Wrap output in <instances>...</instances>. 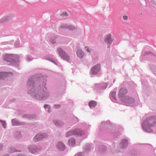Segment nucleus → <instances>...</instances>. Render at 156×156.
<instances>
[{
    "instance_id": "19",
    "label": "nucleus",
    "mask_w": 156,
    "mask_h": 156,
    "mask_svg": "<svg viewBox=\"0 0 156 156\" xmlns=\"http://www.w3.org/2000/svg\"><path fill=\"white\" fill-rule=\"evenodd\" d=\"M128 144V141L126 139L123 140L119 144V147L123 149L126 147Z\"/></svg>"
},
{
    "instance_id": "25",
    "label": "nucleus",
    "mask_w": 156,
    "mask_h": 156,
    "mask_svg": "<svg viewBox=\"0 0 156 156\" xmlns=\"http://www.w3.org/2000/svg\"><path fill=\"white\" fill-rule=\"evenodd\" d=\"M97 104V102L94 101H91L89 102L88 105L90 108L95 107Z\"/></svg>"
},
{
    "instance_id": "4",
    "label": "nucleus",
    "mask_w": 156,
    "mask_h": 156,
    "mask_svg": "<svg viewBox=\"0 0 156 156\" xmlns=\"http://www.w3.org/2000/svg\"><path fill=\"white\" fill-rule=\"evenodd\" d=\"M3 58L4 60L10 63V65H16L19 61V56L15 55L6 54Z\"/></svg>"
},
{
    "instance_id": "35",
    "label": "nucleus",
    "mask_w": 156,
    "mask_h": 156,
    "mask_svg": "<svg viewBox=\"0 0 156 156\" xmlns=\"http://www.w3.org/2000/svg\"><path fill=\"white\" fill-rule=\"evenodd\" d=\"M20 44V41L19 39H17V40L16 41V42L15 43V45L16 47H19V46Z\"/></svg>"
},
{
    "instance_id": "40",
    "label": "nucleus",
    "mask_w": 156,
    "mask_h": 156,
    "mask_svg": "<svg viewBox=\"0 0 156 156\" xmlns=\"http://www.w3.org/2000/svg\"><path fill=\"white\" fill-rule=\"evenodd\" d=\"M77 156H85L83 153L82 152H80L78 153Z\"/></svg>"
},
{
    "instance_id": "8",
    "label": "nucleus",
    "mask_w": 156,
    "mask_h": 156,
    "mask_svg": "<svg viewBox=\"0 0 156 156\" xmlns=\"http://www.w3.org/2000/svg\"><path fill=\"white\" fill-rule=\"evenodd\" d=\"M121 101L127 106H133L135 105L134 99L128 96H126L125 99H122Z\"/></svg>"
},
{
    "instance_id": "17",
    "label": "nucleus",
    "mask_w": 156,
    "mask_h": 156,
    "mask_svg": "<svg viewBox=\"0 0 156 156\" xmlns=\"http://www.w3.org/2000/svg\"><path fill=\"white\" fill-rule=\"evenodd\" d=\"M94 147V146L93 144H87L84 147L83 151L84 152L87 153L93 149Z\"/></svg>"
},
{
    "instance_id": "22",
    "label": "nucleus",
    "mask_w": 156,
    "mask_h": 156,
    "mask_svg": "<svg viewBox=\"0 0 156 156\" xmlns=\"http://www.w3.org/2000/svg\"><path fill=\"white\" fill-rule=\"evenodd\" d=\"M53 122L54 124L58 127L62 126L64 125L63 122L61 121L54 120H53Z\"/></svg>"
},
{
    "instance_id": "43",
    "label": "nucleus",
    "mask_w": 156,
    "mask_h": 156,
    "mask_svg": "<svg viewBox=\"0 0 156 156\" xmlns=\"http://www.w3.org/2000/svg\"><path fill=\"white\" fill-rule=\"evenodd\" d=\"M3 149V145L2 144L0 143V151H2Z\"/></svg>"
},
{
    "instance_id": "46",
    "label": "nucleus",
    "mask_w": 156,
    "mask_h": 156,
    "mask_svg": "<svg viewBox=\"0 0 156 156\" xmlns=\"http://www.w3.org/2000/svg\"><path fill=\"white\" fill-rule=\"evenodd\" d=\"M75 123L77 122H78V118L77 117H75Z\"/></svg>"
},
{
    "instance_id": "27",
    "label": "nucleus",
    "mask_w": 156,
    "mask_h": 156,
    "mask_svg": "<svg viewBox=\"0 0 156 156\" xmlns=\"http://www.w3.org/2000/svg\"><path fill=\"white\" fill-rule=\"evenodd\" d=\"M15 137L17 138L20 139L22 137V135L20 131H16L14 133Z\"/></svg>"
},
{
    "instance_id": "45",
    "label": "nucleus",
    "mask_w": 156,
    "mask_h": 156,
    "mask_svg": "<svg viewBox=\"0 0 156 156\" xmlns=\"http://www.w3.org/2000/svg\"><path fill=\"white\" fill-rule=\"evenodd\" d=\"M46 111H47V112L49 113H50L51 112L50 106H49V108H47V110Z\"/></svg>"
},
{
    "instance_id": "32",
    "label": "nucleus",
    "mask_w": 156,
    "mask_h": 156,
    "mask_svg": "<svg viewBox=\"0 0 156 156\" xmlns=\"http://www.w3.org/2000/svg\"><path fill=\"white\" fill-rule=\"evenodd\" d=\"M57 37V35H55L53 37H51L50 39V41L52 44H54L56 42L55 39Z\"/></svg>"
},
{
    "instance_id": "16",
    "label": "nucleus",
    "mask_w": 156,
    "mask_h": 156,
    "mask_svg": "<svg viewBox=\"0 0 156 156\" xmlns=\"http://www.w3.org/2000/svg\"><path fill=\"white\" fill-rule=\"evenodd\" d=\"M12 125V126H18L21 125H24L26 124L25 122H21L16 119H13L11 120Z\"/></svg>"
},
{
    "instance_id": "12",
    "label": "nucleus",
    "mask_w": 156,
    "mask_h": 156,
    "mask_svg": "<svg viewBox=\"0 0 156 156\" xmlns=\"http://www.w3.org/2000/svg\"><path fill=\"white\" fill-rule=\"evenodd\" d=\"M107 86V85L106 83L96 84L94 88L95 90H97L100 91L105 89Z\"/></svg>"
},
{
    "instance_id": "38",
    "label": "nucleus",
    "mask_w": 156,
    "mask_h": 156,
    "mask_svg": "<svg viewBox=\"0 0 156 156\" xmlns=\"http://www.w3.org/2000/svg\"><path fill=\"white\" fill-rule=\"evenodd\" d=\"M61 105H54V107L55 108H58L60 107Z\"/></svg>"
},
{
    "instance_id": "23",
    "label": "nucleus",
    "mask_w": 156,
    "mask_h": 156,
    "mask_svg": "<svg viewBox=\"0 0 156 156\" xmlns=\"http://www.w3.org/2000/svg\"><path fill=\"white\" fill-rule=\"evenodd\" d=\"M116 92L114 91L112 92L109 94V96L113 102H115L116 101V97L115 96Z\"/></svg>"
},
{
    "instance_id": "31",
    "label": "nucleus",
    "mask_w": 156,
    "mask_h": 156,
    "mask_svg": "<svg viewBox=\"0 0 156 156\" xmlns=\"http://www.w3.org/2000/svg\"><path fill=\"white\" fill-rule=\"evenodd\" d=\"M6 73L5 72H0V79H4L6 76Z\"/></svg>"
},
{
    "instance_id": "28",
    "label": "nucleus",
    "mask_w": 156,
    "mask_h": 156,
    "mask_svg": "<svg viewBox=\"0 0 156 156\" xmlns=\"http://www.w3.org/2000/svg\"><path fill=\"white\" fill-rule=\"evenodd\" d=\"M26 60L28 62L32 61L33 59V58L32 56L30 55H27L25 57Z\"/></svg>"
},
{
    "instance_id": "29",
    "label": "nucleus",
    "mask_w": 156,
    "mask_h": 156,
    "mask_svg": "<svg viewBox=\"0 0 156 156\" xmlns=\"http://www.w3.org/2000/svg\"><path fill=\"white\" fill-rule=\"evenodd\" d=\"M68 143L70 146H73L75 144V140L74 138H71L68 141Z\"/></svg>"
},
{
    "instance_id": "26",
    "label": "nucleus",
    "mask_w": 156,
    "mask_h": 156,
    "mask_svg": "<svg viewBox=\"0 0 156 156\" xmlns=\"http://www.w3.org/2000/svg\"><path fill=\"white\" fill-rule=\"evenodd\" d=\"M99 149L98 150L99 151L103 152L106 150V147L104 145L101 144L99 146Z\"/></svg>"
},
{
    "instance_id": "1",
    "label": "nucleus",
    "mask_w": 156,
    "mask_h": 156,
    "mask_svg": "<svg viewBox=\"0 0 156 156\" xmlns=\"http://www.w3.org/2000/svg\"><path fill=\"white\" fill-rule=\"evenodd\" d=\"M47 80L37 75L33 76L27 82L28 93L33 98L39 100L46 99L50 96V92L45 87Z\"/></svg>"
},
{
    "instance_id": "10",
    "label": "nucleus",
    "mask_w": 156,
    "mask_h": 156,
    "mask_svg": "<svg viewBox=\"0 0 156 156\" xmlns=\"http://www.w3.org/2000/svg\"><path fill=\"white\" fill-rule=\"evenodd\" d=\"M101 69V66L100 64H97L93 66L90 69V73L91 75L98 74Z\"/></svg>"
},
{
    "instance_id": "42",
    "label": "nucleus",
    "mask_w": 156,
    "mask_h": 156,
    "mask_svg": "<svg viewBox=\"0 0 156 156\" xmlns=\"http://www.w3.org/2000/svg\"><path fill=\"white\" fill-rule=\"evenodd\" d=\"M123 18L124 20H126L128 19V16H124L123 17Z\"/></svg>"
},
{
    "instance_id": "2",
    "label": "nucleus",
    "mask_w": 156,
    "mask_h": 156,
    "mask_svg": "<svg viewBox=\"0 0 156 156\" xmlns=\"http://www.w3.org/2000/svg\"><path fill=\"white\" fill-rule=\"evenodd\" d=\"M156 126V116H151L144 120L142 124V128L145 132L152 131L151 127Z\"/></svg>"
},
{
    "instance_id": "34",
    "label": "nucleus",
    "mask_w": 156,
    "mask_h": 156,
    "mask_svg": "<svg viewBox=\"0 0 156 156\" xmlns=\"http://www.w3.org/2000/svg\"><path fill=\"white\" fill-rule=\"evenodd\" d=\"M13 41H5L2 42L1 44L2 45H5L9 44H12L13 43Z\"/></svg>"
},
{
    "instance_id": "24",
    "label": "nucleus",
    "mask_w": 156,
    "mask_h": 156,
    "mask_svg": "<svg viewBox=\"0 0 156 156\" xmlns=\"http://www.w3.org/2000/svg\"><path fill=\"white\" fill-rule=\"evenodd\" d=\"M76 55L79 58H81L83 57L84 53L81 49H79L77 50Z\"/></svg>"
},
{
    "instance_id": "44",
    "label": "nucleus",
    "mask_w": 156,
    "mask_h": 156,
    "mask_svg": "<svg viewBox=\"0 0 156 156\" xmlns=\"http://www.w3.org/2000/svg\"><path fill=\"white\" fill-rule=\"evenodd\" d=\"M17 156H26V155L23 154H18Z\"/></svg>"
},
{
    "instance_id": "9",
    "label": "nucleus",
    "mask_w": 156,
    "mask_h": 156,
    "mask_svg": "<svg viewBox=\"0 0 156 156\" xmlns=\"http://www.w3.org/2000/svg\"><path fill=\"white\" fill-rule=\"evenodd\" d=\"M48 135L45 133H39L37 134L34 137L33 140L34 142L39 141L44 138H47Z\"/></svg>"
},
{
    "instance_id": "21",
    "label": "nucleus",
    "mask_w": 156,
    "mask_h": 156,
    "mask_svg": "<svg viewBox=\"0 0 156 156\" xmlns=\"http://www.w3.org/2000/svg\"><path fill=\"white\" fill-rule=\"evenodd\" d=\"M12 17L10 16H7L0 20V23H4L7 22L11 20Z\"/></svg>"
},
{
    "instance_id": "6",
    "label": "nucleus",
    "mask_w": 156,
    "mask_h": 156,
    "mask_svg": "<svg viewBox=\"0 0 156 156\" xmlns=\"http://www.w3.org/2000/svg\"><path fill=\"white\" fill-rule=\"evenodd\" d=\"M84 131L81 130L80 129H77L67 133L66 136V137H69L72 135L81 136L84 134Z\"/></svg>"
},
{
    "instance_id": "39",
    "label": "nucleus",
    "mask_w": 156,
    "mask_h": 156,
    "mask_svg": "<svg viewBox=\"0 0 156 156\" xmlns=\"http://www.w3.org/2000/svg\"><path fill=\"white\" fill-rule=\"evenodd\" d=\"M46 59L47 60H48L49 61H50L51 62H52L55 64H56L55 62V61H54V60L52 59L51 58H47Z\"/></svg>"
},
{
    "instance_id": "13",
    "label": "nucleus",
    "mask_w": 156,
    "mask_h": 156,
    "mask_svg": "<svg viewBox=\"0 0 156 156\" xmlns=\"http://www.w3.org/2000/svg\"><path fill=\"white\" fill-rule=\"evenodd\" d=\"M127 92V90L124 88H122L120 89L119 91V97L122 100V99H125L126 96V94Z\"/></svg>"
},
{
    "instance_id": "20",
    "label": "nucleus",
    "mask_w": 156,
    "mask_h": 156,
    "mask_svg": "<svg viewBox=\"0 0 156 156\" xmlns=\"http://www.w3.org/2000/svg\"><path fill=\"white\" fill-rule=\"evenodd\" d=\"M22 117L26 119H32L36 118V116L34 114L27 115L25 114L22 115Z\"/></svg>"
},
{
    "instance_id": "11",
    "label": "nucleus",
    "mask_w": 156,
    "mask_h": 156,
    "mask_svg": "<svg viewBox=\"0 0 156 156\" xmlns=\"http://www.w3.org/2000/svg\"><path fill=\"white\" fill-rule=\"evenodd\" d=\"M27 148L29 151L32 154L38 152L40 150L39 148L34 145H29Z\"/></svg>"
},
{
    "instance_id": "36",
    "label": "nucleus",
    "mask_w": 156,
    "mask_h": 156,
    "mask_svg": "<svg viewBox=\"0 0 156 156\" xmlns=\"http://www.w3.org/2000/svg\"><path fill=\"white\" fill-rule=\"evenodd\" d=\"M11 152L12 153L16 152H19V151H17L16 149L13 148H11Z\"/></svg>"
},
{
    "instance_id": "47",
    "label": "nucleus",
    "mask_w": 156,
    "mask_h": 156,
    "mask_svg": "<svg viewBox=\"0 0 156 156\" xmlns=\"http://www.w3.org/2000/svg\"><path fill=\"white\" fill-rule=\"evenodd\" d=\"M63 14L65 16H67L68 15V13L66 12H65Z\"/></svg>"
},
{
    "instance_id": "5",
    "label": "nucleus",
    "mask_w": 156,
    "mask_h": 156,
    "mask_svg": "<svg viewBox=\"0 0 156 156\" xmlns=\"http://www.w3.org/2000/svg\"><path fill=\"white\" fill-rule=\"evenodd\" d=\"M151 58H156V55L154 54L150 51L143 52L141 56L140 57V60L141 62H143L144 61V59L148 58V60H149Z\"/></svg>"
},
{
    "instance_id": "30",
    "label": "nucleus",
    "mask_w": 156,
    "mask_h": 156,
    "mask_svg": "<svg viewBox=\"0 0 156 156\" xmlns=\"http://www.w3.org/2000/svg\"><path fill=\"white\" fill-rule=\"evenodd\" d=\"M150 68L154 73L156 76V66L151 65H150Z\"/></svg>"
},
{
    "instance_id": "14",
    "label": "nucleus",
    "mask_w": 156,
    "mask_h": 156,
    "mask_svg": "<svg viewBox=\"0 0 156 156\" xmlns=\"http://www.w3.org/2000/svg\"><path fill=\"white\" fill-rule=\"evenodd\" d=\"M60 28L62 29H68L69 30L73 31L76 29V27L72 25L63 24L61 25Z\"/></svg>"
},
{
    "instance_id": "41",
    "label": "nucleus",
    "mask_w": 156,
    "mask_h": 156,
    "mask_svg": "<svg viewBox=\"0 0 156 156\" xmlns=\"http://www.w3.org/2000/svg\"><path fill=\"white\" fill-rule=\"evenodd\" d=\"M85 48L86 49V51L87 52H91V49H89L87 47L85 46Z\"/></svg>"
},
{
    "instance_id": "7",
    "label": "nucleus",
    "mask_w": 156,
    "mask_h": 156,
    "mask_svg": "<svg viewBox=\"0 0 156 156\" xmlns=\"http://www.w3.org/2000/svg\"><path fill=\"white\" fill-rule=\"evenodd\" d=\"M57 51L62 58L67 62H69L70 57L64 50L59 48L57 49Z\"/></svg>"
},
{
    "instance_id": "37",
    "label": "nucleus",
    "mask_w": 156,
    "mask_h": 156,
    "mask_svg": "<svg viewBox=\"0 0 156 156\" xmlns=\"http://www.w3.org/2000/svg\"><path fill=\"white\" fill-rule=\"evenodd\" d=\"M49 106H50L49 105L47 104H44V108L46 110H47V108H48L49 109Z\"/></svg>"
},
{
    "instance_id": "15",
    "label": "nucleus",
    "mask_w": 156,
    "mask_h": 156,
    "mask_svg": "<svg viewBox=\"0 0 156 156\" xmlns=\"http://www.w3.org/2000/svg\"><path fill=\"white\" fill-rule=\"evenodd\" d=\"M112 41L111 35L110 34L107 35L105 37V41L108 44V48H110V45L112 44Z\"/></svg>"
},
{
    "instance_id": "33",
    "label": "nucleus",
    "mask_w": 156,
    "mask_h": 156,
    "mask_svg": "<svg viewBox=\"0 0 156 156\" xmlns=\"http://www.w3.org/2000/svg\"><path fill=\"white\" fill-rule=\"evenodd\" d=\"M0 122L1 123V124L3 127L5 129L6 127V123L5 121L2 120L0 119Z\"/></svg>"
},
{
    "instance_id": "18",
    "label": "nucleus",
    "mask_w": 156,
    "mask_h": 156,
    "mask_svg": "<svg viewBox=\"0 0 156 156\" xmlns=\"http://www.w3.org/2000/svg\"><path fill=\"white\" fill-rule=\"evenodd\" d=\"M56 147L60 151H64L65 148V145L61 142H59L56 145Z\"/></svg>"
},
{
    "instance_id": "3",
    "label": "nucleus",
    "mask_w": 156,
    "mask_h": 156,
    "mask_svg": "<svg viewBox=\"0 0 156 156\" xmlns=\"http://www.w3.org/2000/svg\"><path fill=\"white\" fill-rule=\"evenodd\" d=\"M100 127L101 129L108 127L110 129L111 128L112 129L115 130L116 131L115 132L112 133H115L114 135L115 136L120 135L119 132L121 129V128H118L115 124L110 123L109 121L102 122L101 124Z\"/></svg>"
},
{
    "instance_id": "48",
    "label": "nucleus",
    "mask_w": 156,
    "mask_h": 156,
    "mask_svg": "<svg viewBox=\"0 0 156 156\" xmlns=\"http://www.w3.org/2000/svg\"><path fill=\"white\" fill-rule=\"evenodd\" d=\"M3 156H9V155L8 154H5L3 155Z\"/></svg>"
}]
</instances>
